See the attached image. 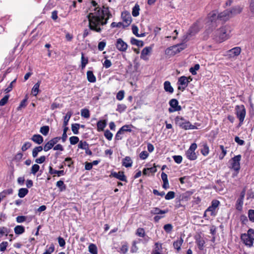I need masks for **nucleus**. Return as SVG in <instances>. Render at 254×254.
<instances>
[{"label":"nucleus","mask_w":254,"mask_h":254,"mask_svg":"<svg viewBox=\"0 0 254 254\" xmlns=\"http://www.w3.org/2000/svg\"><path fill=\"white\" fill-rule=\"evenodd\" d=\"M91 5L90 10L94 12H90L87 15L89 28L91 30L100 33L102 31L100 26L106 25L112 15L109 7L105 5L101 8L94 0L91 1Z\"/></svg>","instance_id":"obj_1"},{"label":"nucleus","mask_w":254,"mask_h":254,"mask_svg":"<svg viewBox=\"0 0 254 254\" xmlns=\"http://www.w3.org/2000/svg\"><path fill=\"white\" fill-rule=\"evenodd\" d=\"M230 30L228 26H222L216 31L215 40L222 43L230 38Z\"/></svg>","instance_id":"obj_2"},{"label":"nucleus","mask_w":254,"mask_h":254,"mask_svg":"<svg viewBox=\"0 0 254 254\" xmlns=\"http://www.w3.org/2000/svg\"><path fill=\"white\" fill-rule=\"evenodd\" d=\"M175 122L177 126L180 128L184 130L194 129H197V127L191 125L190 122L186 120L184 117L181 116H177L175 118Z\"/></svg>","instance_id":"obj_3"},{"label":"nucleus","mask_w":254,"mask_h":254,"mask_svg":"<svg viewBox=\"0 0 254 254\" xmlns=\"http://www.w3.org/2000/svg\"><path fill=\"white\" fill-rule=\"evenodd\" d=\"M235 114L239 120V126L241 127L243 124L246 115V110L244 105L236 106Z\"/></svg>","instance_id":"obj_4"},{"label":"nucleus","mask_w":254,"mask_h":254,"mask_svg":"<svg viewBox=\"0 0 254 254\" xmlns=\"http://www.w3.org/2000/svg\"><path fill=\"white\" fill-rule=\"evenodd\" d=\"M241 157L242 156L241 155H238L232 158L229 161L230 164V168L235 171L236 175L239 173L241 168L240 161Z\"/></svg>","instance_id":"obj_5"},{"label":"nucleus","mask_w":254,"mask_h":254,"mask_svg":"<svg viewBox=\"0 0 254 254\" xmlns=\"http://www.w3.org/2000/svg\"><path fill=\"white\" fill-rule=\"evenodd\" d=\"M197 147V144L195 143H193L186 151V156L189 160L193 161L197 159V155L195 152V150L196 149Z\"/></svg>","instance_id":"obj_6"},{"label":"nucleus","mask_w":254,"mask_h":254,"mask_svg":"<svg viewBox=\"0 0 254 254\" xmlns=\"http://www.w3.org/2000/svg\"><path fill=\"white\" fill-rule=\"evenodd\" d=\"M220 201L217 199H213L211 202V205L206 209L210 216H215L217 214V208L220 205Z\"/></svg>","instance_id":"obj_7"},{"label":"nucleus","mask_w":254,"mask_h":254,"mask_svg":"<svg viewBox=\"0 0 254 254\" xmlns=\"http://www.w3.org/2000/svg\"><path fill=\"white\" fill-rule=\"evenodd\" d=\"M169 104L170 106L168 109L169 113L180 111L182 110L181 106L179 105L178 101L176 99L170 100Z\"/></svg>","instance_id":"obj_8"},{"label":"nucleus","mask_w":254,"mask_h":254,"mask_svg":"<svg viewBox=\"0 0 254 254\" xmlns=\"http://www.w3.org/2000/svg\"><path fill=\"white\" fill-rule=\"evenodd\" d=\"M178 90L184 91L188 86L189 83L187 80V76H182L178 78L177 82Z\"/></svg>","instance_id":"obj_9"},{"label":"nucleus","mask_w":254,"mask_h":254,"mask_svg":"<svg viewBox=\"0 0 254 254\" xmlns=\"http://www.w3.org/2000/svg\"><path fill=\"white\" fill-rule=\"evenodd\" d=\"M231 12H230L229 9L225 10L218 14L217 20L222 23L225 22L232 17Z\"/></svg>","instance_id":"obj_10"},{"label":"nucleus","mask_w":254,"mask_h":254,"mask_svg":"<svg viewBox=\"0 0 254 254\" xmlns=\"http://www.w3.org/2000/svg\"><path fill=\"white\" fill-rule=\"evenodd\" d=\"M121 17L123 21L126 23L125 26H124V28L130 24L132 21V18L129 12L127 10L123 11L121 14Z\"/></svg>","instance_id":"obj_11"},{"label":"nucleus","mask_w":254,"mask_h":254,"mask_svg":"<svg viewBox=\"0 0 254 254\" xmlns=\"http://www.w3.org/2000/svg\"><path fill=\"white\" fill-rule=\"evenodd\" d=\"M115 45L117 49L120 52H126L128 47L127 44L121 38L117 40Z\"/></svg>","instance_id":"obj_12"},{"label":"nucleus","mask_w":254,"mask_h":254,"mask_svg":"<svg viewBox=\"0 0 254 254\" xmlns=\"http://www.w3.org/2000/svg\"><path fill=\"white\" fill-rule=\"evenodd\" d=\"M109 176L110 177H114L120 181L125 182L126 183L127 182V177L123 171H119L118 172H112Z\"/></svg>","instance_id":"obj_13"},{"label":"nucleus","mask_w":254,"mask_h":254,"mask_svg":"<svg viewBox=\"0 0 254 254\" xmlns=\"http://www.w3.org/2000/svg\"><path fill=\"white\" fill-rule=\"evenodd\" d=\"M218 11L216 10H213L210 12L208 15V17L209 21H210L212 24L214 23V26H217V24L220 22L217 20Z\"/></svg>","instance_id":"obj_14"},{"label":"nucleus","mask_w":254,"mask_h":254,"mask_svg":"<svg viewBox=\"0 0 254 254\" xmlns=\"http://www.w3.org/2000/svg\"><path fill=\"white\" fill-rule=\"evenodd\" d=\"M241 52V49L239 47H234L227 51V55L229 58H234L239 56Z\"/></svg>","instance_id":"obj_15"},{"label":"nucleus","mask_w":254,"mask_h":254,"mask_svg":"<svg viewBox=\"0 0 254 254\" xmlns=\"http://www.w3.org/2000/svg\"><path fill=\"white\" fill-rule=\"evenodd\" d=\"M248 234H242L241 236V239L245 245L250 247L253 245V239L250 238Z\"/></svg>","instance_id":"obj_16"},{"label":"nucleus","mask_w":254,"mask_h":254,"mask_svg":"<svg viewBox=\"0 0 254 254\" xmlns=\"http://www.w3.org/2000/svg\"><path fill=\"white\" fill-rule=\"evenodd\" d=\"M200 28L198 23H193L190 28L188 31L189 35L190 36L194 35L199 32Z\"/></svg>","instance_id":"obj_17"},{"label":"nucleus","mask_w":254,"mask_h":254,"mask_svg":"<svg viewBox=\"0 0 254 254\" xmlns=\"http://www.w3.org/2000/svg\"><path fill=\"white\" fill-rule=\"evenodd\" d=\"M152 51V48L150 47H145L141 51L140 58L144 60L147 61L148 58L147 56Z\"/></svg>","instance_id":"obj_18"},{"label":"nucleus","mask_w":254,"mask_h":254,"mask_svg":"<svg viewBox=\"0 0 254 254\" xmlns=\"http://www.w3.org/2000/svg\"><path fill=\"white\" fill-rule=\"evenodd\" d=\"M184 242V240L182 237L178 238L173 242V246L175 249L179 253L181 249V246Z\"/></svg>","instance_id":"obj_19"},{"label":"nucleus","mask_w":254,"mask_h":254,"mask_svg":"<svg viewBox=\"0 0 254 254\" xmlns=\"http://www.w3.org/2000/svg\"><path fill=\"white\" fill-rule=\"evenodd\" d=\"M179 45H175L168 48L165 50V54L169 55H175L178 53L177 51L179 50Z\"/></svg>","instance_id":"obj_20"},{"label":"nucleus","mask_w":254,"mask_h":254,"mask_svg":"<svg viewBox=\"0 0 254 254\" xmlns=\"http://www.w3.org/2000/svg\"><path fill=\"white\" fill-rule=\"evenodd\" d=\"M162 250V244L159 242H156L154 244V248L152 251L151 254H161Z\"/></svg>","instance_id":"obj_21"},{"label":"nucleus","mask_w":254,"mask_h":254,"mask_svg":"<svg viewBox=\"0 0 254 254\" xmlns=\"http://www.w3.org/2000/svg\"><path fill=\"white\" fill-rule=\"evenodd\" d=\"M107 126V121L105 120H99L97 123V129L98 131H103Z\"/></svg>","instance_id":"obj_22"},{"label":"nucleus","mask_w":254,"mask_h":254,"mask_svg":"<svg viewBox=\"0 0 254 254\" xmlns=\"http://www.w3.org/2000/svg\"><path fill=\"white\" fill-rule=\"evenodd\" d=\"M168 212V209L161 210L158 207H154L151 211L150 213L153 215L164 214Z\"/></svg>","instance_id":"obj_23"},{"label":"nucleus","mask_w":254,"mask_h":254,"mask_svg":"<svg viewBox=\"0 0 254 254\" xmlns=\"http://www.w3.org/2000/svg\"><path fill=\"white\" fill-rule=\"evenodd\" d=\"M164 89L166 92L170 94L174 92V88L171 86V83L169 81H165L164 83Z\"/></svg>","instance_id":"obj_24"},{"label":"nucleus","mask_w":254,"mask_h":254,"mask_svg":"<svg viewBox=\"0 0 254 254\" xmlns=\"http://www.w3.org/2000/svg\"><path fill=\"white\" fill-rule=\"evenodd\" d=\"M196 243L199 250H203L204 248V245L205 244V241L200 236H199L198 238L196 239Z\"/></svg>","instance_id":"obj_25"},{"label":"nucleus","mask_w":254,"mask_h":254,"mask_svg":"<svg viewBox=\"0 0 254 254\" xmlns=\"http://www.w3.org/2000/svg\"><path fill=\"white\" fill-rule=\"evenodd\" d=\"M132 161L129 156H126L123 159L122 161V165L126 168L130 167L132 166Z\"/></svg>","instance_id":"obj_26"},{"label":"nucleus","mask_w":254,"mask_h":254,"mask_svg":"<svg viewBox=\"0 0 254 254\" xmlns=\"http://www.w3.org/2000/svg\"><path fill=\"white\" fill-rule=\"evenodd\" d=\"M64 166H67L70 168H74V161L70 157L65 158L64 161L63 162Z\"/></svg>","instance_id":"obj_27"},{"label":"nucleus","mask_w":254,"mask_h":254,"mask_svg":"<svg viewBox=\"0 0 254 254\" xmlns=\"http://www.w3.org/2000/svg\"><path fill=\"white\" fill-rule=\"evenodd\" d=\"M31 139L38 144H41L43 142V137L40 134H34Z\"/></svg>","instance_id":"obj_28"},{"label":"nucleus","mask_w":254,"mask_h":254,"mask_svg":"<svg viewBox=\"0 0 254 254\" xmlns=\"http://www.w3.org/2000/svg\"><path fill=\"white\" fill-rule=\"evenodd\" d=\"M87 78L88 81L91 83H94L96 81V76L94 75L92 71H87Z\"/></svg>","instance_id":"obj_29"},{"label":"nucleus","mask_w":254,"mask_h":254,"mask_svg":"<svg viewBox=\"0 0 254 254\" xmlns=\"http://www.w3.org/2000/svg\"><path fill=\"white\" fill-rule=\"evenodd\" d=\"M88 63V58L87 57L84 56V54L83 53H81V68L82 69H83L87 64Z\"/></svg>","instance_id":"obj_30"},{"label":"nucleus","mask_w":254,"mask_h":254,"mask_svg":"<svg viewBox=\"0 0 254 254\" xmlns=\"http://www.w3.org/2000/svg\"><path fill=\"white\" fill-rule=\"evenodd\" d=\"M243 8L240 6H236L233 7L231 10H229L231 12V16L240 13L242 11Z\"/></svg>","instance_id":"obj_31"},{"label":"nucleus","mask_w":254,"mask_h":254,"mask_svg":"<svg viewBox=\"0 0 254 254\" xmlns=\"http://www.w3.org/2000/svg\"><path fill=\"white\" fill-rule=\"evenodd\" d=\"M41 83L40 81H38L35 84L33 87L31 91L32 94L34 96H37L39 92V87Z\"/></svg>","instance_id":"obj_32"},{"label":"nucleus","mask_w":254,"mask_h":254,"mask_svg":"<svg viewBox=\"0 0 254 254\" xmlns=\"http://www.w3.org/2000/svg\"><path fill=\"white\" fill-rule=\"evenodd\" d=\"M200 150L201 153L204 156H207L209 152V148L206 143H203Z\"/></svg>","instance_id":"obj_33"},{"label":"nucleus","mask_w":254,"mask_h":254,"mask_svg":"<svg viewBox=\"0 0 254 254\" xmlns=\"http://www.w3.org/2000/svg\"><path fill=\"white\" fill-rule=\"evenodd\" d=\"M133 126L132 125H126L122 127L119 130L124 133V132H131L132 131V129L131 127H133Z\"/></svg>","instance_id":"obj_34"},{"label":"nucleus","mask_w":254,"mask_h":254,"mask_svg":"<svg viewBox=\"0 0 254 254\" xmlns=\"http://www.w3.org/2000/svg\"><path fill=\"white\" fill-rule=\"evenodd\" d=\"M10 230L5 227H0V238H2L4 235L8 236Z\"/></svg>","instance_id":"obj_35"},{"label":"nucleus","mask_w":254,"mask_h":254,"mask_svg":"<svg viewBox=\"0 0 254 254\" xmlns=\"http://www.w3.org/2000/svg\"><path fill=\"white\" fill-rule=\"evenodd\" d=\"M29 190L26 188H21L18 190V195L20 198L25 196L28 193Z\"/></svg>","instance_id":"obj_36"},{"label":"nucleus","mask_w":254,"mask_h":254,"mask_svg":"<svg viewBox=\"0 0 254 254\" xmlns=\"http://www.w3.org/2000/svg\"><path fill=\"white\" fill-rule=\"evenodd\" d=\"M42 150H43V148L42 146H39L34 148L32 150L33 157L36 158L38 156V153L41 152Z\"/></svg>","instance_id":"obj_37"},{"label":"nucleus","mask_w":254,"mask_h":254,"mask_svg":"<svg viewBox=\"0 0 254 254\" xmlns=\"http://www.w3.org/2000/svg\"><path fill=\"white\" fill-rule=\"evenodd\" d=\"M14 232L17 235H20L23 233L25 231V228L23 226L17 225L15 227Z\"/></svg>","instance_id":"obj_38"},{"label":"nucleus","mask_w":254,"mask_h":254,"mask_svg":"<svg viewBox=\"0 0 254 254\" xmlns=\"http://www.w3.org/2000/svg\"><path fill=\"white\" fill-rule=\"evenodd\" d=\"M13 190L12 189L5 190L0 192V196L1 198L3 199L7 195L11 194L13 193Z\"/></svg>","instance_id":"obj_39"},{"label":"nucleus","mask_w":254,"mask_h":254,"mask_svg":"<svg viewBox=\"0 0 254 254\" xmlns=\"http://www.w3.org/2000/svg\"><path fill=\"white\" fill-rule=\"evenodd\" d=\"M130 42L131 44L135 45L138 47H143L144 45V43L142 41H139L134 38H132L130 40Z\"/></svg>","instance_id":"obj_40"},{"label":"nucleus","mask_w":254,"mask_h":254,"mask_svg":"<svg viewBox=\"0 0 254 254\" xmlns=\"http://www.w3.org/2000/svg\"><path fill=\"white\" fill-rule=\"evenodd\" d=\"M56 186L59 188L61 191H64L66 190V185L64 184V181L60 180L56 183Z\"/></svg>","instance_id":"obj_41"},{"label":"nucleus","mask_w":254,"mask_h":254,"mask_svg":"<svg viewBox=\"0 0 254 254\" xmlns=\"http://www.w3.org/2000/svg\"><path fill=\"white\" fill-rule=\"evenodd\" d=\"M89 252L92 254H98L97 248L94 244H90L88 247Z\"/></svg>","instance_id":"obj_42"},{"label":"nucleus","mask_w":254,"mask_h":254,"mask_svg":"<svg viewBox=\"0 0 254 254\" xmlns=\"http://www.w3.org/2000/svg\"><path fill=\"white\" fill-rule=\"evenodd\" d=\"M244 203V200L238 198L236 203V208L239 211H241L243 208V205Z\"/></svg>","instance_id":"obj_43"},{"label":"nucleus","mask_w":254,"mask_h":254,"mask_svg":"<svg viewBox=\"0 0 254 254\" xmlns=\"http://www.w3.org/2000/svg\"><path fill=\"white\" fill-rule=\"evenodd\" d=\"M89 146V144L86 141L80 140L78 144V148L83 150H85L87 147Z\"/></svg>","instance_id":"obj_44"},{"label":"nucleus","mask_w":254,"mask_h":254,"mask_svg":"<svg viewBox=\"0 0 254 254\" xmlns=\"http://www.w3.org/2000/svg\"><path fill=\"white\" fill-rule=\"evenodd\" d=\"M135 235L139 237H144L145 236L144 229L142 228H137L135 232Z\"/></svg>","instance_id":"obj_45"},{"label":"nucleus","mask_w":254,"mask_h":254,"mask_svg":"<svg viewBox=\"0 0 254 254\" xmlns=\"http://www.w3.org/2000/svg\"><path fill=\"white\" fill-rule=\"evenodd\" d=\"M140 8L138 4H136L132 8V15L134 17H136L139 14Z\"/></svg>","instance_id":"obj_46"},{"label":"nucleus","mask_w":254,"mask_h":254,"mask_svg":"<svg viewBox=\"0 0 254 254\" xmlns=\"http://www.w3.org/2000/svg\"><path fill=\"white\" fill-rule=\"evenodd\" d=\"M219 147L221 150V153L219 155V158L222 160L227 154V150L223 145H220Z\"/></svg>","instance_id":"obj_47"},{"label":"nucleus","mask_w":254,"mask_h":254,"mask_svg":"<svg viewBox=\"0 0 254 254\" xmlns=\"http://www.w3.org/2000/svg\"><path fill=\"white\" fill-rule=\"evenodd\" d=\"M72 113L70 111H69L66 113L65 116L64 117V121L63 123L64 126H67V125H68V121L71 116H72Z\"/></svg>","instance_id":"obj_48"},{"label":"nucleus","mask_w":254,"mask_h":254,"mask_svg":"<svg viewBox=\"0 0 254 254\" xmlns=\"http://www.w3.org/2000/svg\"><path fill=\"white\" fill-rule=\"evenodd\" d=\"M80 125L79 124H73L71 125V130L74 134H78L79 133V129Z\"/></svg>","instance_id":"obj_49"},{"label":"nucleus","mask_w":254,"mask_h":254,"mask_svg":"<svg viewBox=\"0 0 254 254\" xmlns=\"http://www.w3.org/2000/svg\"><path fill=\"white\" fill-rule=\"evenodd\" d=\"M54 145L52 144V142L49 140L45 144L43 148V150L46 152L52 149L53 147L54 148Z\"/></svg>","instance_id":"obj_50"},{"label":"nucleus","mask_w":254,"mask_h":254,"mask_svg":"<svg viewBox=\"0 0 254 254\" xmlns=\"http://www.w3.org/2000/svg\"><path fill=\"white\" fill-rule=\"evenodd\" d=\"M128 245L127 242H125L120 248V253L122 254H126L128 251Z\"/></svg>","instance_id":"obj_51"},{"label":"nucleus","mask_w":254,"mask_h":254,"mask_svg":"<svg viewBox=\"0 0 254 254\" xmlns=\"http://www.w3.org/2000/svg\"><path fill=\"white\" fill-rule=\"evenodd\" d=\"M40 132L44 135H47L49 132V127L48 126H44L40 128Z\"/></svg>","instance_id":"obj_52"},{"label":"nucleus","mask_w":254,"mask_h":254,"mask_svg":"<svg viewBox=\"0 0 254 254\" xmlns=\"http://www.w3.org/2000/svg\"><path fill=\"white\" fill-rule=\"evenodd\" d=\"M81 115L85 118L88 119L90 117V112L87 109H83L81 110Z\"/></svg>","instance_id":"obj_53"},{"label":"nucleus","mask_w":254,"mask_h":254,"mask_svg":"<svg viewBox=\"0 0 254 254\" xmlns=\"http://www.w3.org/2000/svg\"><path fill=\"white\" fill-rule=\"evenodd\" d=\"M127 108V107L126 105L123 104H119L117 106L116 110L118 112L121 113L124 112L126 110Z\"/></svg>","instance_id":"obj_54"},{"label":"nucleus","mask_w":254,"mask_h":254,"mask_svg":"<svg viewBox=\"0 0 254 254\" xmlns=\"http://www.w3.org/2000/svg\"><path fill=\"white\" fill-rule=\"evenodd\" d=\"M69 141L71 145H75L80 141L78 137L76 136H72L69 137Z\"/></svg>","instance_id":"obj_55"},{"label":"nucleus","mask_w":254,"mask_h":254,"mask_svg":"<svg viewBox=\"0 0 254 254\" xmlns=\"http://www.w3.org/2000/svg\"><path fill=\"white\" fill-rule=\"evenodd\" d=\"M173 227L171 224H167L164 226L163 229L165 230V231L168 233H170L173 230Z\"/></svg>","instance_id":"obj_56"},{"label":"nucleus","mask_w":254,"mask_h":254,"mask_svg":"<svg viewBox=\"0 0 254 254\" xmlns=\"http://www.w3.org/2000/svg\"><path fill=\"white\" fill-rule=\"evenodd\" d=\"M200 68L199 64H195L193 67L190 68V71L192 75L196 74V70H198Z\"/></svg>","instance_id":"obj_57"},{"label":"nucleus","mask_w":254,"mask_h":254,"mask_svg":"<svg viewBox=\"0 0 254 254\" xmlns=\"http://www.w3.org/2000/svg\"><path fill=\"white\" fill-rule=\"evenodd\" d=\"M104 136L108 140H111L113 138V133L108 129H106L104 131Z\"/></svg>","instance_id":"obj_58"},{"label":"nucleus","mask_w":254,"mask_h":254,"mask_svg":"<svg viewBox=\"0 0 254 254\" xmlns=\"http://www.w3.org/2000/svg\"><path fill=\"white\" fill-rule=\"evenodd\" d=\"M175 196V193L174 191H170L165 196V198L166 200H170L173 199Z\"/></svg>","instance_id":"obj_59"},{"label":"nucleus","mask_w":254,"mask_h":254,"mask_svg":"<svg viewBox=\"0 0 254 254\" xmlns=\"http://www.w3.org/2000/svg\"><path fill=\"white\" fill-rule=\"evenodd\" d=\"M9 95H5L0 100V106H3L5 105L9 99Z\"/></svg>","instance_id":"obj_60"},{"label":"nucleus","mask_w":254,"mask_h":254,"mask_svg":"<svg viewBox=\"0 0 254 254\" xmlns=\"http://www.w3.org/2000/svg\"><path fill=\"white\" fill-rule=\"evenodd\" d=\"M40 169V166L37 164H34L31 168V173L35 175L39 170Z\"/></svg>","instance_id":"obj_61"},{"label":"nucleus","mask_w":254,"mask_h":254,"mask_svg":"<svg viewBox=\"0 0 254 254\" xmlns=\"http://www.w3.org/2000/svg\"><path fill=\"white\" fill-rule=\"evenodd\" d=\"M125 96V92L124 90H120L119 91L117 95H116V98L119 100L121 101L122 100Z\"/></svg>","instance_id":"obj_62"},{"label":"nucleus","mask_w":254,"mask_h":254,"mask_svg":"<svg viewBox=\"0 0 254 254\" xmlns=\"http://www.w3.org/2000/svg\"><path fill=\"white\" fill-rule=\"evenodd\" d=\"M8 244V242L6 241H3L0 244V251L4 252L6 249Z\"/></svg>","instance_id":"obj_63"},{"label":"nucleus","mask_w":254,"mask_h":254,"mask_svg":"<svg viewBox=\"0 0 254 254\" xmlns=\"http://www.w3.org/2000/svg\"><path fill=\"white\" fill-rule=\"evenodd\" d=\"M248 217L251 221L254 222V210L250 209L248 211Z\"/></svg>","instance_id":"obj_64"}]
</instances>
